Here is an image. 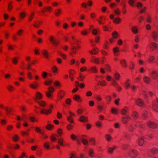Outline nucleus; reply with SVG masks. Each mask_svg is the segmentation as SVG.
Returning a JSON list of instances; mask_svg holds the SVG:
<instances>
[{"mask_svg": "<svg viewBox=\"0 0 158 158\" xmlns=\"http://www.w3.org/2000/svg\"><path fill=\"white\" fill-rule=\"evenodd\" d=\"M43 98V95L42 93L39 91H36L35 94L34 99L36 102L41 100Z\"/></svg>", "mask_w": 158, "mask_h": 158, "instance_id": "1", "label": "nucleus"}, {"mask_svg": "<svg viewBox=\"0 0 158 158\" xmlns=\"http://www.w3.org/2000/svg\"><path fill=\"white\" fill-rule=\"evenodd\" d=\"M54 91V88L52 87H49L48 88V91L46 92V94L47 97L50 98L52 97V93Z\"/></svg>", "mask_w": 158, "mask_h": 158, "instance_id": "2", "label": "nucleus"}, {"mask_svg": "<svg viewBox=\"0 0 158 158\" xmlns=\"http://www.w3.org/2000/svg\"><path fill=\"white\" fill-rule=\"evenodd\" d=\"M150 74L151 77L153 80L158 81V71L152 70L150 72Z\"/></svg>", "mask_w": 158, "mask_h": 158, "instance_id": "3", "label": "nucleus"}, {"mask_svg": "<svg viewBox=\"0 0 158 158\" xmlns=\"http://www.w3.org/2000/svg\"><path fill=\"white\" fill-rule=\"evenodd\" d=\"M128 154L131 157H135L137 155L138 152L135 149H131L128 153Z\"/></svg>", "mask_w": 158, "mask_h": 158, "instance_id": "4", "label": "nucleus"}, {"mask_svg": "<svg viewBox=\"0 0 158 158\" xmlns=\"http://www.w3.org/2000/svg\"><path fill=\"white\" fill-rule=\"evenodd\" d=\"M158 103V98H156V101H154L152 103V108L156 112H158V105L156 103Z\"/></svg>", "mask_w": 158, "mask_h": 158, "instance_id": "5", "label": "nucleus"}, {"mask_svg": "<svg viewBox=\"0 0 158 158\" xmlns=\"http://www.w3.org/2000/svg\"><path fill=\"white\" fill-rule=\"evenodd\" d=\"M149 47L152 50H158V44L154 42H151L149 45Z\"/></svg>", "mask_w": 158, "mask_h": 158, "instance_id": "6", "label": "nucleus"}, {"mask_svg": "<svg viewBox=\"0 0 158 158\" xmlns=\"http://www.w3.org/2000/svg\"><path fill=\"white\" fill-rule=\"evenodd\" d=\"M131 119L130 116L127 114L123 117L122 118V122L124 124H127Z\"/></svg>", "mask_w": 158, "mask_h": 158, "instance_id": "7", "label": "nucleus"}, {"mask_svg": "<svg viewBox=\"0 0 158 158\" xmlns=\"http://www.w3.org/2000/svg\"><path fill=\"white\" fill-rule=\"evenodd\" d=\"M117 148V147L115 145L112 146L108 148L107 152L109 154H112L113 153L114 151Z\"/></svg>", "mask_w": 158, "mask_h": 158, "instance_id": "8", "label": "nucleus"}, {"mask_svg": "<svg viewBox=\"0 0 158 158\" xmlns=\"http://www.w3.org/2000/svg\"><path fill=\"white\" fill-rule=\"evenodd\" d=\"M65 94V92L64 91L60 90H59L58 93L57 97L59 100H61Z\"/></svg>", "mask_w": 158, "mask_h": 158, "instance_id": "9", "label": "nucleus"}, {"mask_svg": "<svg viewBox=\"0 0 158 158\" xmlns=\"http://www.w3.org/2000/svg\"><path fill=\"white\" fill-rule=\"evenodd\" d=\"M147 124L148 127L152 128L156 127L158 125L157 123L150 121L148 122Z\"/></svg>", "mask_w": 158, "mask_h": 158, "instance_id": "10", "label": "nucleus"}, {"mask_svg": "<svg viewBox=\"0 0 158 158\" xmlns=\"http://www.w3.org/2000/svg\"><path fill=\"white\" fill-rule=\"evenodd\" d=\"M88 154L90 157H94L95 156V152L94 149L90 148L88 150Z\"/></svg>", "mask_w": 158, "mask_h": 158, "instance_id": "11", "label": "nucleus"}, {"mask_svg": "<svg viewBox=\"0 0 158 158\" xmlns=\"http://www.w3.org/2000/svg\"><path fill=\"white\" fill-rule=\"evenodd\" d=\"M62 13V10L60 8H58L55 10L54 14L55 16L56 17H59Z\"/></svg>", "mask_w": 158, "mask_h": 158, "instance_id": "12", "label": "nucleus"}, {"mask_svg": "<svg viewBox=\"0 0 158 158\" xmlns=\"http://www.w3.org/2000/svg\"><path fill=\"white\" fill-rule=\"evenodd\" d=\"M135 103L137 105L140 106H142L144 105V102L140 98H137L135 101Z\"/></svg>", "mask_w": 158, "mask_h": 158, "instance_id": "13", "label": "nucleus"}, {"mask_svg": "<svg viewBox=\"0 0 158 158\" xmlns=\"http://www.w3.org/2000/svg\"><path fill=\"white\" fill-rule=\"evenodd\" d=\"M152 36L154 40H156L158 38V30L153 31L152 32Z\"/></svg>", "mask_w": 158, "mask_h": 158, "instance_id": "14", "label": "nucleus"}, {"mask_svg": "<svg viewBox=\"0 0 158 158\" xmlns=\"http://www.w3.org/2000/svg\"><path fill=\"white\" fill-rule=\"evenodd\" d=\"M121 78V75L118 73L115 72L114 73L113 80L118 81Z\"/></svg>", "mask_w": 158, "mask_h": 158, "instance_id": "15", "label": "nucleus"}, {"mask_svg": "<svg viewBox=\"0 0 158 158\" xmlns=\"http://www.w3.org/2000/svg\"><path fill=\"white\" fill-rule=\"evenodd\" d=\"M143 81L147 84H150L151 81V79L150 77L148 76H144L143 78Z\"/></svg>", "mask_w": 158, "mask_h": 158, "instance_id": "16", "label": "nucleus"}, {"mask_svg": "<svg viewBox=\"0 0 158 158\" xmlns=\"http://www.w3.org/2000/svg\"><path fill=\"white\" fill-rule=\"evenodd\" d=\"M30 86L33 89H36L39 88V85L37 81H35L34 83L30 84Z\"/></svg>", "mask_w": 158, "mask_h": 158, "instance_id": "17", "label": "nucleus"}, {"mask_svg": "<svg viewBox=\"0 0 158 158\" xmlns=\"http://www.w3.org/2000/svg\"><path fill=\"white\" fill-rule=\"evenodd\" d=\"M120 63L123 68H125L127 67V63L125 59H121L120 61Z\"/></svg>", "mask_w": 158, "mask_h": 158, "instance_id": "18", "label": "nucleus"}, {"mask_svg": "<svg viewBox=\"0 0 158 158\" xmlns=\"http://www.w3.org/2000/svg\"><path fill=\"white\" fill-rule=\"evenodd\" d=\"M79 120L81 122L85 123L88 121V118L87 116L83 115L80 117Z\"/></svg>", "mask_w": 158, "mask_h": 158, "instance_id": "19", "label": "nucleus"}, {"mask_svg": "<svg viewBox=\"0 0 158 158\" xmlns=\"http://www.w3.org/2000/svg\"><path fill=\"white\" fill-rule=\"evenodd\" d=\"M144 143V140L143 137H140L139 138L137 141V143L139 146H143Z\"/></svg>", "mask_w": 158, "mask_h": 158, "instance_id": "20", "label": "nucleus"}, {"mask_svg": "<svg viewBox=\"0 0 158 158\" xmlns=\"http://www.w3.org/2000/svg\"><path fill=\"white\" fill-rule=\"evenodd\" d=\"M99 50L97 48H94L92 50H89V52L91 54L96 55L97 54Z\"/></svg>", "mask_w": 158, "mask_h": 158, "instance_id": "21", "label": "nucleus"}, {"mask_svg": "<svg viewBox=\"0 0 158 158\" xmlns=\"http://www.w3.org/2000/svg\"><path fill=\"white\" fill-rule=\"evenodd\" d=\"M52 111L51 109L48 110H45L44 109H42L41 110V112L43 114H45L46 115H48L51 113Z\"/></svg>", "mask_w": 158, "mask_h": 158, "instance_id": "22", "label": "nucleus"}, {"mask_svg": "<svg viewBox=\"0 0 158 158\" xmlns=\"http://www.w3.org/2000/svg\"><path fill=\"white\" fill-rule=\"evenodd\" d=\"M73 99L76 101L81 102L82 100L81 99L80 95L77 94L74 95L73 97Z\"/></svg>", "mask_w": 158, "mask_h": 158, "instance_id": "23", "label": "nucleus"}, {"mask_svg": "<svg viewBox=\"0 0 158 158\" xmlns=\"http://www.w3.org/2000/svg\"><path fill=\"white\" fill-rule=\"evenodd\" d=\"M77 52V48L75 46H73L72 48V52L70 53L71 56L75 54Z\"/></svg>", "mask_w": 158, "mask_h": 158, "instance_id": "24", "label": "nucleus"}, {"mask_svg": "<svg viewBox=\"0 0 158 158\" xmlns=\"http://www.w3.org/2000/svg\"><path fill=\"white\" fill-rule=\"evenodd\" d=\"M113 51L114 56H118L119 55L118 52L119 50L118 47H115L113 49Z\"/></svg>", "mask_w": 158, "mask_h": 158, "instance_id": "25", "label": "nucleus"}, {"mask_svg": "<svg viewBox=\"0 0 158 158\" xmlns=\"http://www.w3.org/2000/svg\"><path fill=\"white\" fill-rule=\"evenodd\" d=\"M88 70L91 71L92 73H96L98 72V70L96 66H94L92 67Z\"/></svg>", "mask_w": 158, "mask_h": 158, "instance_id": "26", "label": "nucleus"}, {"mask_svg": "<svg viewBox=\"0 0 158 158\" xmlns=\"http://www.w3.org/2000/svg\"><path fill=\"white\" fill-rule=\"evenodd\" d=\"M129 110V108L127 107H125L121 109V113L123 115H126Z\"/></svg>", "mask_w": 158, "mask_h": 158, "instance_id": "27", "label": "nucleus"}, {"mask_svg": "<svg viewBox=\"0 0 158 158\" xmlns=\"http://www.w3.org/2000/svg\"><path fill=\"white\" fill-rule=\"evenodd\" d=\"M105 138L107 141L110 142L111 141L112 139V137L109 134H106L105 135Z\"/></svg>", "mask_w": 158, "mask_h": 158, "instance_id": "28", "label": "nucleus"}, {"mask_svg": "<svg viewBox=\"0 0 158 158\" xmlns=\"http://www.w3.org/2000/svg\"><path fill=\"white\" fill-rule=\"evenodd\" d=\"M41 23V21H36L35 22L33 26L35 27L38 28L40 27Z\"/></svg>", "mask_w": 158, "mask_h": 158, "instance_id": "29", "label": "nucleus"}, {"mask_svg": "<svg viewBox=\"0 0 158 158\" xmlns=\"http://www.w3.org/2000/svg\"><path fill=\"white\" fill-rule=\"evenodd\" d=\"M131 30L132 32L135 34H137L138 33V29L136 26L132 27Z\"/></svg>", "mask_w": 158, "mask_h": 158, "instance_id": "30", "label": "nucleus"}, {"mask_svg": "<svg viewBox=\"0 0 158 158\" xmlns=\"http://www.w3.org/2000/svg\"><path fill=\"white\" fill-rule=\"evenodd\" d=\"M42 53L46 58H49V54L48 51L46 49H44L42 51Z\"/></svg>", "mask_w": 158, "mask_h": 158, "instance_id": "31", "label": "nucleus"}, {"mask_svg": "<svg viewBox=\"0 0 158 158\" xmlns=\"http://www.w3.org/2000/svg\"><path fill=\"white\" fill-rule=\"evenodd\" d=\"M132 117L134 119H137L139 117L138 113L136 111H133L132 113Z\"/></svg>", "mask_w": 158, "mask_h": 158, "instance_id": "32", "label": "nucleus"}, {"mask_svg": "<svg viewBox=\"0 0 158 158\" xmlns=\"http://www.w3.org/2000/svg\"><path fill=\"white\" fill-rule=\"evenodd\" d=\"M7 89L10 92L14 91L15 89L14 86L11 85H9L6 87Z\"/></svg>", "mask_w": 158, "mask_h": 158, "instance_id": "33", "label": "nucleus"}, {"mask_svg": "<svg viewBox=\"0 0 158 158\" xmlns=\"http://www.w3.org/2000/svg\"><path fill=\"white\" fill-rule=\"evenodd\" d=\"M34 13L33 12H31L28 17V21L29 22H31L34 17Z\"/></svg>", "mask_w": 158, "mask_h": 158, "instance_id": "34", "label": "nucleus"}, {"mask_svg": "<svg viewBox=\"0 0 158 158\" xmlns=\"http://www.w3.org/2000/svg\"><path fill=\"white\" fill-rule=\"evenodd\" d=\"M125 85L126 88L128 89L131 87L130 84V80L129 79H128L126 81L125 83Z\"/></svg>", "mask_w": 158, "mask_h": 158, "instance_id": "35", "label": "nucleus"}, {"mask_svg": "<svg viewBox=\"0 0 158 158\" xmlns=\"http://www.w3.org/2000/svg\"><path fill=\"white\" fill-rule=\"evenodd\" d=\"M91 31L92 34L95 35H98L99 33V30H97L96 29H93Z\"/></svg>", "mask_w": 158, "mask_h": 158, "instance_id": "36", "label": "nucleus"}, {"mask_svg": "<svg viewBox=\"0 0 158 158\" xmlns=\"http://www.w3.org/2000/svg\"><path fill=\"white\" fill-rule=\"evenodd\" d=\"M111 112L113 114H117L118 113V110L116 108H112L111 110Z\"/></svg>", "mask_w": 158, "mask_h": 158, "instance_id": "37", "label": "nucleus"}, {"mask_svg": "<svg viewBox=\"0 0 158 158\" xmlns=\"http://www.w3.org/2000/svg\"><path fill=\"white\" fill-rule=\"evenodd\" d=\"M81 33L83 36H86L89 34V32L87 30L83 29L81 31Z\"/></svg>", "mask_w": 158, "mask_h": 158, "instance_id": "38", "label": "nucleus"}, {"mask_svg": "<svg viewBox=\"0 0 158 158\" xmlns=\"http://www.w3.org/2000/svg\"><path fill=\"white\" fill-rule=\"evenodd\" d=\"M35 130L37 132L40 133L42 135H43L44 133L43 131L39 127H35Z\"/></svg>", "mask_w": 158, "mask_h": 158, "instance_id": "39", "label": "nucleus"}, {"mask_svg": "<svg viewBox=\"0 0 158 158\" xmlns=\"http://www.w3.org/2000/svg\"><path fill=\"white\" fill-rule=\"evenodd\" d=\"M64 141V139L60 137L58 140V143L61 146H64L63 143Z\"/></svg>", "mask_w": 158, "mask_h": 158, "instance_id": "40", "label": "nucleus"}, {"mask_svg": "<svg viewBox=\"0 0 158 158\" xmlns=\"http://www.w3.org/2000/svg\"><path fill=\"white\" fill-rule=\"evenodd\" d=\"M44 9L49 12H52L53 9L52 7L50 6H48L45 7H44Z\"/></svg>", "mask_w": 158, "mask_h": 158, "instance_id": "41", "label": "nucleus"}, {"mask_svg": "<svg viewBox=\"0 0 158 158\" xmlns=\"http://www.w3.org/2000/svg\"><path fill=\"white\" fill-rule=\"evenodd\" d=\"M37 102L42 107H44L46 105V103L44 101L40 100Z\"/></svg>", "mask_w": 158, "mask_h": 158, "instance_id": "42", "label": "nucleus"}, {"mask_svg": "<svg viewBox=\"0 0 158 158\" xmlns=\"http://www.w3.org/2000/svg\"><path fill=\"white\" fill-rule=\"evenodd\" d=\"M24 30L22 29L19 30L17 32V35L19 36H21L24 33Z\"/></svg>", "mask_w": 158, "mask_h": 158, "instance_id": "43", "label": "nucleus"}, {"mask_svg": "<svg viewBox=\"0 0 158 158\" xmlns=\"http://www.w3.org/2000/svg\"><path fill=\"white\" fill-rule=\"evenodd\" d=\"M51 5L53 7H57L59 5V3L56 1H53L51 2Z\"/></svg>", "mask_w": 158, "mask_h": 158, "instance_id": "44", "label": "nucleus"}, {"mask_svg": "<svg viewBox=\"0 0 158 158\" xmlns=\"http://www.w3.org/2000/svg\"><path fill=\"white\" fill-rule=\"evenodd\" d=\"M13 2H9L8 5V10L9 11H11L13 8Z\"/></svg>", "mask_w": 158, "mask_h": 158, "instance_id": "45", "label": "nucleus"}, {"mask_svg": "<svg viewBox=\"0 0 158 158\" xmlns=\"http://www.w3.org/2000/svg\"><path fill=\"white\" fill-rule=\"evenodd\" d=\"M89 142L91 143V145L95 146L96 145V139L94 138H92L90 139Z\"/></svg>", "mask_w": 158, "mask_h": 158, "instance_id": "46", "label": "nucleus"}, {"mask_svg": "<svg viewBox=\"0 0 158 158\" xmlns=\"http://www.w3.org/2000/svg\"><path fill=\"white\" fill-rule=\"evenodd\" d=\"M135 67V63L132 61L131 62H130V64L129 66V69L131 70H133L134 69Z\"/></svg>", "mask_w": 158, "mask_h": 158, "instance_id": "47", "label": "nucleus"}, {"mask_svg": "<svg viewBox=\"0 0 158 158\" xmlns=\"http://www.w3.org/2000/svg\"><path fill=\"white\" fill-rule=\"evenodd\" d=\"M78 41L77 40L76 42H74L73 44V46H75L76 47V48H77V50L78 48H81V46L78 44Z\"/></svg>", "mask_w": 158, "mask_h": 158, "instance_id": "48", "label": "nucleus"}, {"mask_svg": "<svg viewBox=\"0 0 158 158\" xmlns=\"http://www.w3.org/2000/svg\"><path fill=\"white\" fill-rule=\"evenodd\" d=\"M86 137L85 136H84L82 138V141L84 145H87L88 144V141L85 139V138Z\"/></svg>", "mask_w": 158, "mask_h": 158, "instance_id": "49", "label": "nucleus"}, {"mask_svg": "<svg viewBox=\"0 0 158 158\" xmlns=\"http://www.w3.org/2000/svg\"><path fill=\"white\" fill-rule=\"evenodd\" d=\"M113 22L119 24L121 23V19L119 18L118 17L115 19L114 20Z\"/></svg>", "mask_w": 158, "mask_h": 158, "instance_id": "50", "label": "nucleus"}, {"mask_svg": "<svg viewBox=\"0 0 158 158\" xmlns=\"http://www.w3.org/2000/svg\"><path fill=\"white\" fill-rule=\"evenodd\" d=\"M135 2V1L134 0H129L128 1V3L130 6L132 7H134L135 6L134 5Z\"/></svg>", "mask_w": 158, "mask_h": 158, "instance_id": "51", "label": "nucleus"}, {"mask_svg": "<svg viewBox=\"0 0 158 158\" xmlns=\"http://www.w3.org/2000/svg\"><path fill=\"white\" fill-rule=\"evenodd\" d=\"M44 147L46 149H48L50 148V143L48 142H45L44 144Z\"/></svg>", "mask_w": 158, "mask_h": 158, "instance_id": "52", "label": "nucleus"}, {"mask_svg": "<svg viewBox=\"0 0 158 158\" xmlns=\"http://www.w3.org/2000/svg\"><path fill=\"white\" fill-rule=\"evenodd\" d=\"M155 56H149V59L148 60V62L151 63H152L155 59Z\"/></svg>", "mask_w": 158, "mask_h": 158, "instance_id": "53", "label": "nucleus"}, {"mask_svg": "<svg viewBox=\"0 0 158 158\" xmlns=\"http://www.w3.org/2000/svg\"><path fill=\"white\" fill-rule=\"evenodd\" d=\"M26 15V13L24 11L22 12L20 14V17L21 19H24Z\"/></svg>", "mask_w": 158, "mask_h": 158, "instance_id": "54", "label": "nucleus"}, {"mask_svg": "<svg viewBox=\"0 0 158 158\" xmlns=\"http://www.w3.org/2000/svg\"><path fill=\"white\" fill-rule=\"evenodd\" d=\"M5 110L6 111L7 114H10L12 110V108H8L7 107L5 108Z\"/></svg>", "mask_w": 158, "mask_h": 158, "instance_id": "55", "label": "nucleus"}, {"mask_svg": "<svg viewBox=\"0 0 158 158\" xmlns=\"http://www.w3.org/2000/svg\"><path fill=\"white\" fill-rule=\"evenodd\" d=\"M114 12L116 15H119L121 14V11L118 8H117L114 10Z\"/></svg>", "mask_w": 158, "mask_h": 158, "instance_id": "56", "label": "nucleus"}, {"mask_svg": "<svg viewBox=\"0 0 158 158\" xmlns=\"http://www.w3.org/2000/svg\"><path fill=\"white\" fill-rule=\"evenodd\" d=\"M27 76H28V78L30 80H32L33 78V75L32 73L30 72L27 73Z\"/></svg>", "mask_w": 158, "mask_h": 158, "instance_id": "57", "label": "nucleus"}, {"mask_svg": "<svg viewBox=\"0 0 158 158\" xmlns=\"http://www.w3.org/2000/svg\"><path fill=\"white\" fill-rule=\"evenodd\" d=\"M56 135H52L50 138V140L52 142H54L56 140Z\"/></svg>", "mask_w": 158, "mask_h": 158, "instance_id": "58", "label": "nucleus"}, {"mask_svg": "<svg viewBox=\"0 0 158 158\" xmlns=\"http://www.w3.org/2000/svg\"><path fill=\"white\" fill-rule=\"evenodd\" d=\"M105 99L108 102V103L110 102L111 100V97L110 96H106L105 98Z\"/></svg>", "mask_w": 158, "mask_h": 158, "instance_id": "59", "label": "nucleus"}, {"mask_svg": "<svg viewBox=\"0 0 158 158\" xmlns=\"http://www.w3.org/2000/svg\"><path fill=\"white\" fill-rule=\"evenodd\" d=\"M112 85L116 88L119 85L117 82L116 81H115L113 80L112 83Z\"/></svg>", "mask_w": 158, "mask_h": 158, "instance_id": "60", "label": "nucleus"}, {"mask_svg": "<svg viewBox=\"0 0 158 158\" xmlns=\"http://www.w3.org/2000/svg\"><path fill=\"white\" fill-rule=\"evenodd\" d=\"M13 139L14 141L17 142L19 139V137L17 135H15L13 136Z\"/></svg>", "mask_w": 158, "mask_h": 158, "instance_id": "61", "label": "nucleus"}, {"mask_svg": "<svg viewBox=\"0 0 158 158\" xmlns=\"http://www.w3.org/2000/svg\"><path fill=\"white\" fill-rule=\"evenodd\" d=\"M57 133L59 137H61L63 134V131L61 129L59 128L57 130Z\"/></svg>", "mask_w": 158, "mask_h": 158, "instance_id": "62", "label": "nucleus"}, {"mask_svg": "<svg viewBox=\"0 0 158 158\" xmlns=\"http://www.w3.org/2000/svg\"><path fill=\"white\" fill-rule=\"evenodd\" d=\"M128 130L130 131H132L134 130V127L131 124H130L128 127Z\"/></svg>", "mask_w": 158, "mask_h": 158, "instance_id": "63", "label": "nucleus"}, {"mask_svg": "<svg viewBox=\"0 0 158 158\" xmlns=\"http://www.w3.org/2000/svg\"><path fill=\"white\" fill-rule=\"evenodd\" d=\"M70 158H76V153L75 152H72L70 154Z\"/></svg>", "mask_w": 158, "mask_h": 158, "instance_id": "64", "label": "nucleus"}]
</instances>
